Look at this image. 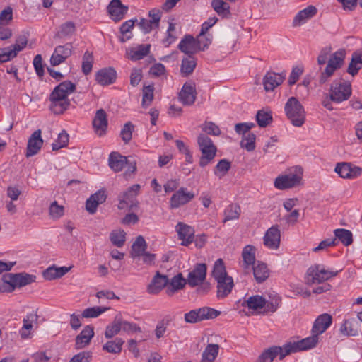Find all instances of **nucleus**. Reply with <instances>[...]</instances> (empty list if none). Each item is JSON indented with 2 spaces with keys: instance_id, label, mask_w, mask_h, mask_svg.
Returning <instances> with one entry per match:
<instances>
[{
  "instance_id": "41",
  "label": "nucleus",
  "mask_w": 362,
  "mask_h": 362,
  "mask_svg": "<svg viewBox=\"0 0 362 362\" xmlns=\"http://www.w3.org/2000/svg\"><path fill=\"white\" fill-rule=\"evenodd\" d=\"M265 305L266 300L264 298L259 295L250 296L242 303L243 306L247 305L250 309L255 310L264 308Z\"/></svg>"
},
{
  "instance_id": "59",
  "label": "nucleus",
  "mask_w": 362,
  "mask_h": 362,
  "mask_svg": "<svg viewBox=\"0 0 362 362\" xmlns=\"http://www.w3.org/2000/svg\"><path fill=\"white\" fill-rule=\"evenodd\" d=\"M202 130L209 135L219 136L221 133L219 127L213 122L206 121L201 125Z\"/></svg>"
},
{
  "instance_id": "16",
  "label": "nucleus",
  "mask_w": 362,
  "mask_h": 362,
  "mask_svg": "<svg viewBox=\"0 0 362 362\" xmlns=\"http://www.w3.org/2000/svg\"><path fill=\"white\" fill-rule=\"evenodd\" d=\"M41 130L35 131L28 139L26 153L27 158L31 157L38 153L43 145V140L41 137Z\"/></svg>"
},
{
  "instance_id": "53",
  "label": "nucleus",
  "mask_w": 362,
  "mask_h": 362,
  "mask_svg": "<svg viewBox=\"0 0 362 362\" xmlns=\"http://www.w3.org/2000/svg\"><path fill=\"white\" fill-rule=\"evenodd\" d=\"M18 54L13 45L0 49V63L10 61L15 58Z\"/></svg>"
},
{
  "instance_id": "31",
  "label": "nucleus",
  "mask_w": 362,
  "mask_h": 362,
  "mask_svg": "<svg viewBox=\"0 0 362 362\" xmlns=\"http://www.w3.org/2000/svg\"><path fill=\"white\" fill-rule=\"evenodd\" d=\"M256 248L255 246L247 245L243 249L242 257L243 259V267L248 269L250 266L255 264Z\"/></svg>"
},
{
  "instance_id": "4",
  "label": "nucleus",
  "mask_w": 362,
  "mask_h": 362,
  "mask_svg": "<svg viewBox=\"0 0 362 362\" xmlns=\"http://www.w3.org/2000/svg\"><path fill=\"white\" fill-rule=\"evenodd\" d=\"M303 170L300 166H293L288 169L284 175H279L274 180V187L278 189L292 188L300 185Z\"/></svg>"
},
{
  "instance_id": "32",
  "label": "nucleus",
  "mask_w": 362,
  "mask_h": 362,
  "mask_svg": "<svg viewBox=\"0 0 362 362\" xmlns=\"http://www.w3.org/2000/svg\"><path fill=\"white\" fill-rule=\"evenodd\" d=\"M146 248L145 239L142 235H139L132 245L130 256L134 259L140 257L146 252Z\"/></svg>"
},
{
  "instance_id": "33",
  "label": "nucleus",
  "mask_w": 362,
  "mask_h": 362,
  "mask_svg": "<svg viewBox=\"0 0 362 362\" xmlns=\"http://www.w3.org/2000/svg\"><path fill=\"white\" fill-rule=\"evenodd\" d=\"M69 270L70 267H56L55 266H52L43 272V276L45 279L50 281L63 276Z\"/></svg>"
},
{
  "instance_id": "21",
  "label": "nucleus",
  "mask_w": 362,
  "mask_h": 362,
  "mask_svg": "<svg viewBox=\"0 0 362 362\" xmlns=\"http://www.w3.org/2000/svg\"><path fill=\"white\" fill-rule=\"evenodd\" d=\"M107 195L105 191L100 189L95 194L90 195V197L86 202V209L90 214H94L96 211L98 206L105 202Z\"/></svg>"
},
{
  "instance_id": "52",
  "label": "nucleus",
  "mask_w": 362,
  "mask_h": 362,
  "mask_svg": "<svg viewBox=\"0 0 362 362\" xmlns=\"http://www.w3.org/2000/svg\"><path fill=\"white\" fill-rule=\"evenodd\" d=\"M154 86L153 85H148L144 86L143 96H142V107H147L149 106L154 98L153 95Z\"/></svg>"
},
{
  "instance_id": "27",
  "label": "nucleus",
  "mask_w": 362,
  "mask_h": 362,
  "mask_svg": "<svg viewBox=\"0 0 362 362\" xmlns=\"http://www.w3.org/2000/svg\"><path fill=\"white\" fill-rule=\"evenodd\" d=\"M284 76L274 72H268L264 76L263 84L266 91L273 90L276 87L283 83Z\"/></svg>"
},
{
  "instance_id": "62",
  "label": "nucleus",
  "mask_w": 362,
  "mask_h": 362,
  "mask_svg": "<svg viewBox=\"0 0 362 362\" xmlns=\"http://www.w3.org/2000/svg\"><path fill=\"white\" fill-rule=\"evenodd\" d=\"M49 215L52 218H59L64 215V206L59 205L56 201L53 202L49 206Z\"/></svg>"
},
{
  "instance_id": "47",
  "label": "nucleus",
  "mask_w": 362,
  "mask_h": 362,
  "mask_svg": "<svg viewBox=\"0 0 362 362\" xmlns=\"http://www.w3.org/2000/svg\"><path fill=\"white\" fill-rule=\"evenodd\" d=\"M124 341L121 338H116L113 341H107L103 345V349L112 354H119Z\"/></svg>"
},
{
  "instance_id": "43",
  "label": "nucleus",
  "mask_w": 362,
  "mask_h": 362,
  "mask_svg": "<svg viewBox=\"0 0 362 362\" xmlns=\"http://www.w3.org/2000/svg\"><path fill=\"white\" fill-rule=\"evenodd\" d=\"M197 66V62L192 57H189L188 58H184L182 60L180 72L182 76H188L192 74L195 67Z\"/></svg>"
},
{
  "instance_id": "20",
  "label": "nucleus",
  "mask_w": 362,
  "mask_h": 362,
  "mask_svg": "<svg viewBox=\"0 0 362 362\" xmlns=\"http://www.w3.org/2000/svg\"><path fill=\"white\" fill-rule=\"evenodd\" d=\"M128 11V7L123 5L120 0H112L107 6V11L115 21H121Z\"/></svg>"
},
{
  "instance_id": "56",
  "label": "nucleus",
  "mask_w": 362,
  "mask_h": 362,
  "mask_svg": "<svg viewBox=\"0 0 362 362\" xmlns=\"http://www.w3.org/2000/svg\"><path fill=\"white\" fill-rule=\"evenodd\" d=\"M69 142V134L63 131L58 135L57 139L52 144V151H58L66 147Z\"/></svg>"
},
{
  "instance_id": "61",
  "label": "nucleus",
  "mask_w": 362,
  "mask_h": 362,
  "mask_svg": "<svg viewBox=\"0 0 362 362\" xmlns=\"http://www.w3.org/2000/svg\"><path fill=\"white\" fill-rule=\"evenodd\" d=\"M107 309L108 308H102L99 306L88 308L83 311L81 315L85 318L97 317Z\"/></svg>"
},
{
  "instance_id": "54",
  "label": "nucleus",
  "mask_w": 362,
  "mask_h": 362,
  "mask_svg": "<svg viewBox=\"0 0 362 362\" xmlns=\"http://www.w3.org/2000/svg\"><path fill=\"white\" fill-rule=\"evenodd\" d=\"M126 233L124 230H115L112 231L110 233V238L112 242V243L118 247H121L124 245L126 238H125Z\"/></svg>"
},
{
  "instance_id": "25",
  "label": "nucleus",
  "mask_w": 362,
  "mask_h": 362,
  "mask_svg": "<svg viewBox=\"0 0 362 362\" xmlns=\"http://www.w3.org/2000/svg\"><path fill=\"white\" fill-rule=\"evenodd\" d=\"M216 281L217 282V298L222 299L227 297L231 293L234 286L233 278L231 276H228Z\"/></svg>"
},
{
  "instance_id": "13",
  "label": "nucleus",
  "mask_w": 362,
  "mask_h": 362,
  "mask_svg": "<svg viewBox=\"0 0 362 362\" xmlns=\"http://www.w3.org/2000/svg\"><path fill=\"white\" fill-rule=\"evenodd\" d=\"M206 265L205 264H197L194 269L187 276V282L191 287L201 285L206 279Z\"/></svg>"
},
{
  "instance_id": "29",
  "label": "nucleus",
  "mask_w": 362,
  "mask_h": 362,
  "mask_svg": "<svg viewBox=\"0 0 362 362\" xmlns=\"http://www.w3.org/2000/svg\"><path fill=\"white\" fill-rule=\"evenodd\" d=\"M108 161L110 168L115 172H120L128 164L127 158L115 151L110 154Z\"/></svg>"
},
{
  "instance_id": "30",
  "label": "nucleus",
  "mask_w": 362,
  "mask_h": 362,
  "mask_svg": "<svg viewBox=\"0 0 362 362\" xmlns=\"http://www.w3.org/2000/svg\"><path fill=\"white\" fill-rule=\"evenodd\" d=\"M253 274L256 281L261 284L266 281L269 276V271L265 263L258 261L252 266Z\"/></svg>"
},
{
  "instance_id": "12",
  "label": "nucleus",
  "mask_w": 362,
  "mask_h": 362,
  "mask_svg": "<svg viewBox=\"0 0 362 362\" xmlns=\"http://www.w3.org/2000/svg\"><path fill=\"white\" fill-rule=\"evenodd\" d=\"M202 42L201 39H195L193 36L187 35L180 42L178 48L182 52L187 54L189 57H192L200 51Z\"/></svg>"
},
{
  "instance_id": "38",
  "label": "nucleus",
  "mask_w": 362,
  "mask_h": 362,
  "mask_svg": "<svg viewBox=\"0 0 362 362\" xmlns=\"http://www.w3.org/2000/svg\"><path fill=\"white\" fill-rule=\"evenodd\" d=\"M75 31V24L72 21H66L58 28L54 38H66L71 37L74 34Z\"/></svg>"
},
{
  "instance_id": "50",
  "label": "nucleus",
  "mask_w": 362,
  "mask_h": 362,
  "mask_svg": "<svg viewBox=\"0 0 362 362\" xmlns=\"http://www.w3.org/2000/svg\"><path fill=\"white\" fill-rule=\"evenodd\" d=\"M255 134L254 133L249 132L243 136V139L240 141V146L247 151H252L255 148Z\"/></svg>"
},
{
  "instance_id": "34",
  "label": "nucleus",
  "mask_w": 362,
  "mask_h": 362,
  "mask_svg": "<svg viewBox=\"0 0 362 362\" xmlns=\"http://www.w3.org/2000/svg\"><path fill=\"white\" fill-rule=\"evenodd\" d=\"M150 48V44L140 45L135 48H132L127 52L129 58L133 61L140 60L148 54Z\"/></svg>"
},
{
  "instance_id": "46",
  "label": "nucleus",
  "mask_w": 362,
  "mask_h": 362,
  "mask_svg": "<svg viewBox=\"0 0 362 362\" xmlns=\"http://www.w3.org/2000/svg\"><path fill=\"white\" fill-rule=\"evenodd\" d=\"M240 214V207L236 204H230L224 211L223 222L238 219Z\"/></svg>"
},
{
  "instance_id": "63",
  "label": "nucleus",
  "mask_w": 362,
  "mask_h": 362,
  "mask_svg": "<svg viewBox=\"0 0 362 362\" xmlns=\"http://www.w3.org/2000/svg\"><path fill=\"white\" fill-rule=\"evenodd\" d=\"M92 357L91 351H83L74 355L69 362H90Z\"/></svg>"
},
{
  "instance_id": "55",
  "label": "nucleus",
  "mask_w": 362,
  "mask_h": 362,
  "mask_svg": "<svg viewBox=\"0 0 362 362\" xmlns=\"http://www.w3.org/2000/svg\"><path fill=\"white\" fill-rule=\"evenodd\" d=\"M134 129V126L131 122L124 124L120 132L121 138L124 144H128L131 141Z\"/></svg>"
},
{
  "instance_id": "19",
  "label": "nucleus",
  "mask_w": 362,
  "mask_h": 362,
  "mask_svg": "<svg viewBox=\"0 0 362 362\" xmlns=\"http://www.w3.org/2000/svg\"><path fill=\"white\" fill-rule=\"evenodd\" d=\"M117 72L112 67L103 68L95 74V81L101 86H108L115 83Z\"/></svg>"
},
{
  "instance_id": "58",
  "label": "nucleus",
  "mask_w": 362,
  "mask_h": 362,
  "mask_svg": "<svg viewBox=\"0 0 362 362\" xmlns=\"http://www.w3.org/2000/svg\"><path fill=\"white\" fill-rule=\"evenodd\" d=\"M274 350H277L276 346L264 350L258 357L256 362H272L274 358L276 357V352H274Z\"/></svg>"
},
{
  "instance_id": "44",
  "label": "nucleus",
  "mask_w": 362,
  "mask_h": 362,
  "mask_svg": "<svg viewBox=\"0 0 362 362\" xmlns=\"http://www.w3.org/2000/svg\"><path fill=\"white\" fill-rule=\"evenodd\" d=\"M187 283V280L182 277V274H179L171 279L167 291L170 293H173L178 290L182 289Z\"/></svg>"
},
{
  "instance_id": "5",
  "label": "nucleus",
  "mask_w": 362,
  "mask_h": 362,
  "mask_svg": "<svg viewBox=\"0 0 362 362\" xmlns=\"http://www.w3.org/2000/svg\"><path fill=\"white\" fill-rule=\"evenodd\" d=\"M284 110L291 124L300 127L305 121V112L303 106L295 97L288 98L285 104Z\"/></svg>"
},
{
  "instance_id": "14",
  "label": "nucleus",
  "mask_w": 362,
  "mask_h": 362,
  "mask_svg": "<svg viewBox=\"0 0 362 362\" xmlns=\"http://www.w3.org/2000/svg\"><path fill=\"white\" fill-rule=\"evenodd\" d=\"M196 97L195 83L192 81L186 82L179 93L180 100L185 105H191L194 103Z\"/></svg>"
},
{
  "instance_id": "24",
  "label": "nucleus",
  "mask_w": 362,
  "mask_h": 362,
  "mask_svg": "<svg viewBox=\"0 0 362 362\" xmlns=\"http://www.w3.org/2000/svg\"><path fill=\"white\" fill-rule=\"evenodd\" d=\"M280 230L278 226H272L267 230L264 237V244L271 249H276L280 244Z\"/></svg>"
},
{
  "instance_id": "11",
  "label": "nucleus",
  "mask_w": 362,
  "mask_h": 362,
  "mask_svg": "<svg viewBox=\"0 0 362 362\" xmlns=\"http://www.w3.org/2000/svg\"><path fill=\"white\" fill-rule=\"evenodd\" d=\"M194 197V194L188 191L187 188L180 187L172 195L170 199V208L177 209L191 202Z\"/></svg>"
},
{
  "instance_id": "45",
  "label": "nucleus",
  "mask_w": 362,
  "mask_h": 362,
  "mask_svg": "<svg viewBox=\"0 0 362 362\" xmlns=\"http://www.w3.org/2000/svg\"><path fill=\"white\" fill-rule=\"evenodd\" d=\"M212 276L215 280L229 276L227 274L224 262L222 259H217L214 265Z\"/></svg>"
},
{
  "instance_id": "49",
  "label": "nucleus",
  "mask_w": 362,
  "mask_h": 362,
  "mask_svg": "<svg viewBox=\"0 0 362 362\" xmlns=\"http://www.w3.org/2000/svg\"><path fill=\"white\" fill-rule=\"evenodd\" d=\"M231 168V163L226 159H221L214 169V173L220 178L225 176Z\"/></svg>"
},
{
  "instance_id": "35",
  "label": "nucleus",
  "mask_w": 362,
  "mask_h": 362,
  "mask_svg": "<svg viewBox=\"0 0 362 362\" xmlns=\"http://www.w3.org/2000/svg\"><path fill=\"white\" fill-rule=\"evenodd\" d=\"M313 336L303 339L298 341L293 342L297 352L308 350L316 346L318 342V335L313 333Z\"/></svg>"
},
{
  "instance_id": "10",
  "label": "nucleus",
  "mask_w": 362,
  "mask_h": 362,
  "mask_svg": "<svg viewBox=\"0 0 362 362\" xmlns=\"http://www.w3.org/2000/svg\"><path fill=\"white\" fill-rule=\"evenodd\" d=\"M334 172L343 179L354 180L361 175L362 168L356 166L351 163L340 162L336 164Z\"/></svg>"
},
{
  "instance_id": "60",
  "label": "nucleus",
  "mask_w": 362,
  "mask_h": 362,
  "mask_svg": "<svg viewBox=\"0 0 362 362\" xmlns=\"http://www.w3.org/2000/svg\"><path fill=\"white\" fill-rule=\"evenodd\" d=\"M340 332L346 336H356L358 334L357 329L354 327L352 321L350 320H344L341 326Z\"/></svg>"
},
{
  "instance_id": "57",
  "label": "nucleus",
  "mask_w": 362,
  "mask_h": 362,
  "mask_svg": "<svg viewBox=\"0 0 362 362\" xmlns=\"http://www.w3.org/2000/svg\"><path fill=\"white\" fill-rule=\"evenodd\" d=\"M93 54L86 51L83 56L82 71L85 75L90 73L93 68Z\"/></svg>"
},
{
  "instance_id": "22",
  "label": "nucleus",
  "mask_w": 362,
  "mask_h": 362,
  "mask_svg": "<svg viewBox=\"0 0 362 362\" xmlns=\"http://www.w3.org/2000/svg\"><path fill=\"white\" fill-rule=\"evenodd\" d=\"M94 336L93 327L86 325L75 339V347L81 349L88 346Z\"/></svg>"
},
{
  "instance_id": "36",
  "label": "nucleus",
  "mask_w": 362,
  "mask_h": 362,
  "mask_svg": "<svg viewBox=\"0 0 362 362\" xmlns=\"http://www.w3.org/2000/svg\"><path fill=\"white\" fill-rule=\"evenodd\" d=\"M362 68V53L354 52L352 54L351 62L347 68V73L352 76L358 74V71Z\"/></svg>"
},
{
  "instance_id": "1",
  "label": "nucleus",
  "mask_w": 362,
  "mask_h": 362,
  "mask_svg": "<svg viewBox=\"0 0 362 362\" xmlns=\"http://www.w3.org/2000/svg\"><path fill=\"white\" fill-rule=\"evenodd\" d=\"M76 90L71 81H64L57 86L49 95V110L56 115L63 114L70 106L68 95Z\"/></svg>"
},
{
  "instance_id": "51",
  "label": "nucleus",
  "mask_w": 362,
  "mask_h": 362,
  "mask_svg": "<svg viewBox=\"0 0 362 362\" xmlns=\"http://www.w3.org/2000/svg\"><path fill=\"white\" fill-rule=\"evenodd\" d=\"M277 350H274V352H276V356H279V359L282 360L286 356L289 355L291 353L297 352L296 349L294 346L293 342H288L284 345L283 346H276Z\"/></svg>"
},
{
  "instance_id": "2",
  "label": "nucleus",
  "mask_w": 362,
  "mask_h": 362,
  "mask_svg": "<svg viewBox=\"0 0 362 362\" xmlns=\"http://www.w3.org/2000/svg\"><path fill=\"white\" fill-rule=\"evenodd\" d=\"M352 88L349 81L334 80L331 84L329 96L322 102V105L329 110H333L332 102L340 103L347 100L351 95Z\"/></svg>"
},
{
  "instance_id": "18",
  "label": "nucleus",
  "mask_w": 362,
  "mask_h": 362,
  "mask_svg": "<svg viewBox=\"0 0 362 362\" xmlns=\"http://www.w3.org/2000/svg\"><path fill=\"white\" fill-rule=\"evenodd\" d=\"M92 124L95 132L98 135L103 136L105 134L108 122L107 114L103 109H100L96 111Z\"/></svg>"
},
{
  "instance_id": "42",
  "label": "nucleus",
  "mask_w": 362,
  "mask_h": 362,
  "mask_svg": "<svg viewBox=\"0 0 362 362\" xmlns=\"http://www.w3.org/2000/svg\"><path fill=\"white\" fill-rule=\"evenodd\" d=\"M335 238L339 240L345 246H349L353 243L352 233L346 229L338 228L334 230Z\"/></svg>"
},
{
  "instance_id": "7",
  "label": "nucleus",
  "mask_w": 362,
  "mask_h": 362,
  "mask_svg": "<svg viewBox=\"0 0 362 362\" xmlns=\"http://www.w3.org/2000/svg\"><path fill=\"white\" fill-rule=\"evenodd\" d=\"M338 272L325 270L320 264L310 267L306 272L305 282L308 285L320 284L337 276Z\"/></svg>"
},
{
  "instance_id": "48",
  "label": "nucleus",
  "mask_w": 362,
  "mask_h": 362,
  "mask_svg": "<svg viewBox=\"0 0 362 362\" xmlns=\"http://www.w3.org/2000/svg\"><path fill=\"white\" fill-rule=\"evenodd\" d=\"M256 120L260 127H266L272 122V112L260 110L256 115Z\"/></svg>"
},
{
  "instance_id": "64",
  "label": "nucleus",
  "mask_w": 362,
  "mask_h": 362,
  "mask_svg": "<svg viewBox=\"0 0 362 362\" xmlns=\"http://www.w3.org/2000/svg\"><path fill=\"white\" fill-rule=\"evenodd\" d=\"M121 325H122V329L124 332H126L127 333L141 332V327L137 324L124 320L122 319V316H121Z\"/></svg>"
},
{
  "instance_id": "6",
  "label": "nucleus",
  "mask_w": 362,
  "mask_h": 362,
  "mask_svg": "<svg viewBox=\"0 0 362 362\" xmlns=\"http://www.w3.org/2000/svg\"><path fill=\"white\" fill-rule=\"evenodd\" d=\"M197 143L202 152L199 165L204 167L213 160L216 156L217 148L212 140L204 134H200L198 136Z\"/></svg>"
},
{
  "instance_id": "37",
  "label": "nucleus",
  "mask_w": 362,
  "mask_h": 362,
  "mask_svg": "<svg viewBox=\"0 0 362 362\" xmlns=\"http://www.w3.org/2000/svg\"><path fill=\"white\" fill-rule=\"evenodd\" d=\"M219 345L216 344H209L202 354L200 362H214L218 354Z\"/></svg>"
},
{
  "instance_id": "40",
  "label": "nucleus",
  "mask_w": 362,
  "mask_h": 362,
  "mask_svg": "<svg viewBox=\"0 0 362 362\" xmlns=\"http://www.w3.org/2000/svg\"><path fill=\"white\" fill-rule=\"evenodd\" d=\"M121 329V315L118 314L115 316L113 322L110 325L107 326L105 332V337L107 339H111L115 335L117 334Z\"/></svg>"
},
{
  "instance_id": "3",
  "label": "nucleus",
  "mask_w": 362,
  "mask_h": 362,
  "mask_svg": "<svg viewBox=\"0 0 362 362\" xmlns=\"http://www.w3.org/2000/svg\"><path fill=\"white\" fill-rule=\"evenodd\" d=\"M36 280V276L25 272L8 273L3 276L0 282L1 292H12L16 287L21 288L29 285Z\"/></svg>"
},
{
  "instance_id": "15",
  "label": "nucleus",
  "mask_w": 362,
  "mask_h": 362,
  "mask_svg": "<svg viewBox=\"0 0 362 362\" xmlns=\"http://www.w3.org/2000/svg\"><path fill=\"white\" fill-rule=\"evenodd\" d=\"M346 53L344 49H339L330 55L326 66V74L333 75L334 71L340 69L345 59Z\"/></svg>"
},
{
  "instance_id": "17",
  "label": "nucleus",
  "mask_w": 362,
  "mask_h": 362,
  "mask_svg": "<svg viewBox=\"0 0 362 362\" xmlns=\"http://www.w3.org/2000/svg\"><path fill=\"white\" fill-rule=\"evenodd\" d=\"M179 239L181 240L182 245L187 246L194 242V229L182 222H179L175 226Z\"/></svg>"
},
{
  "instance_id": "28",
  "label": "nucleus",
  "mask_w": 362,
  "mask_h": 362,
  "mask_svg": "<svg viewBox=\"0 0 362 362\" xmlns=\"http://www.w3.org/2000/svg\"><path fill=\"white\" fill-rule=\"evenodd\" d=\"M317 8L314 6H308L300 11L293 20V26H299L304 24L308 19L313 18L317 13Z\"/></svg>"
},
{
  "instance_id": "8",
  "label": "nucleus",
  "mask_w": 362,
  "mask_h": 362,
  "mask_svg": "<svg viewBox=\"0 0 362 362\" xmlns=\"http://www.w3.org/2000/svg\"><path fill=\"white\" fill-rule=\"evenodd\" d=\"M220 315L221 312L214 308L202 307L185 313L184 318L187 323L194 324L205 320L214 319Z\"/></svg>"
},
{
  "instance_id": "26",
  "label": "nucleus",
  "mask_w": 362,
  "mask_h": 362,
  "mask_svg": "<svg viewBox=\"0 0 362 362\" xmlns=\"http://www.w3.org/2000/svg\"><path fill=\"white\" fill-rule=\"evenodd\" d=\"M332 317L329 314L324 313L319 315L314 322L312 332L317 335L322 334L331 325Z\"/></svg>"
},
{
  "instance_id": "23",
  "label": "nucleus",
  "mask_w": 362,
  "mask_h": 362,
  "mask_svg": "<svg viewBox=\"0 0 362 362\" xmlns=\"http://www.w3.org/2000/svg\"><path fill=\"white\" fill-rule=\"evenodd\" d=\"M168 283V279L166 275L160 274L157 272L153 277L151 282L147 287V291L150 294H158Z\"/></svg>"
},
{
  "instance_id": "39",
  "label": "nucleus",
  "mask_w": 362,
  "mask_h": 362,
  "mask_svg": "<svg viewBox=\"0 0 362 362\" xmlns=\"http://www.w3.org/2000/svg\"><path fill=\"white\" fill-rule=\"evenodd\" d=\"M211 6L222 18H228L231 14L229 4L223 0H212Z\"/></svg>"
},
{
  "instance_id": "9",
  "label": "nucleus",
  "mask_w": 362,
  "mask_h": 362,
  "mask_svg": "<svg viewBox=\"0 0 362 362\" xmlns=\"http://www.w3.org/2000/svg\"><path fill=\"white\" fill-rule=\"evenodd\" d=\"M141 186L139 184H134L127 189L118 196V209L122 210L126 208L132 209L137 207L139 202L136 198L139 193Z\"/></svg>"
}]
</instances>
